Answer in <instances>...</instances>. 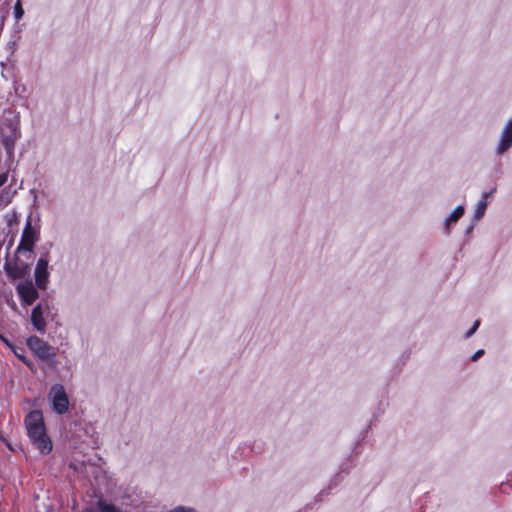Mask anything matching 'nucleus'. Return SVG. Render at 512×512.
Segmentation results:
<instances>
[{
	"label": "nucleus",
	"mask_w": 512,
	"mask_h": 512,
	"mask_svg": "<svg viewBox=\"0 0 512 512\" xmlns=\"http://www.w3.org/2000/svg\"><path fill=\"white\" fill-rule=\"evenodd\" d=\"M25 425L32 444L42 454H48L52 450V443L45 432L42 412L31 411L25 418Z\"/></svg>",
	"instance_id": "nucleus-1"
},
{
	"label": "nucleus",
	"mask_w": 512,
	"mask_h": 512,
	"mask_svg": "<svg viewBox=\"0 0 512 512\" xmlns=\"http://www.w3.org/2000/svg\"><path fill=\"white\" fill-rule=\"evenodd\" d=\"M27 346L38 359L48 362L51 367H55L56 352L54 347L37 336L29 337Z\"/></svg>",
	"instance_id": "nucleus-2"
},
{
	"label": "nucleus",
	"mask_w": 512,
	"mask_h": 512,
	"mask_svg": "<svg viewBox=\"0 0 512 512\" xmlns=\"http://www.w3.org/2000/svg\"><path fill=\"white\" fill-rule=\"evenodd\" d=\"M49 395L56 413L64 414L68 411L69 400L63 385L54 384L50 389Z\"/></svg>",
	"instance_id": "nucleus-3"
},
{
	"label": "nucleus",
	"mask_w": 512,
	"mask_h": 512,
	"mask_svg": "<svg viewBox=\"0 0 512 512\" xmlns=\"http://www.w3.org/2000/svg\"><path fill=\"white\" fill-rule=\"evenodd\" d=\"M38 240V233L32 227L31 218L29 217L27 223L24 227L20 244L17 247V252L20 251H29L31 252L34 248L35 242Z\"/></svg>",
	"instance_id": "nucleus-4"
},
{
	"label": "nucleus",
	"mask_w": 512,
	"mask_h": 512,
	"mask_svg": "<svg viewBox=\"0 0 512 512\" xmlns=\"http://www.w3.org/2000/svg\"><path fill=\"white\" fill-rule=\"evenodd\" d=\"M16 291L24 305H32L39 297V294L31 280L19 283L16 287Z\"/></svg>",
	"instance_id": "nucleus-5"
},
{
	"label": "nucleus",
	"mask_w": 512,
	"mask_h": 512,
	"mask_svg": "<svg viewBox=\"0 0 512 512\" xmlns=\"http://www.w3.org/2000/svg\"><path fill=\"white\" fill-rule=\"evenodd\" d=\"M48 260L40 258L35 268V282L39 289H46L48 283Z\"/></svg>",
	"instance_id": "nucleus-6"
},
{
	"label": "nucleus",
	"mask_w": 512,
	"mask_h": 512,
	"mask_svg": "<svg viewBox=\"0 0 512 512\" xmlns=\"http://www.w3.org/2000/svg\"><path fill=\"white\" fill-rule=\"evenodd\" d=\"M511 146H512V119H510L506 123V125L502 131L501 139H500L499 145L497 147V153L502 154L505 151H507Z\"/></svg>",
	"instance_id": "nucleus-7"
},
{
	"label": "nucleus",
	"mask_w": 512,
	"mask_h": 512,
	"mask_svg": "<svg viewBox=\"0 0 512 512\" xmlns=\"http://www.w3.org/2000/svg\"><path fill=\"white\" fill-rule=\"evenodd\" d=\"M4 268L9 277L12 279H18L23 278L26 275L28 266L25 263H6Z\"/></svg>",
	"instance_id": "nucleus-8"
},
{
	"label": "nucleus",
	"mask_w": 512,
	"mask_h": 512,
	"mask_svg": "<svg viewBox=\"0 0 512 512\" xmlns=\"http://www.w3.org/2000/svg\"><path fill=\"white\" fill-rule=\"evenodd\" d=\"M31 322L35 329L40 332H44L46 328V321L43 317L42 305L38 304L35 306L31 313Z\"/></svg>",
	"instance_id": "nucleus-9"
},
{
	"label": "nucleus",
	"mask_w": 512,
	"mask_h": 512,
	"mask_svg": "<svg viewBox=\"0 0 512 512\" xmlns=\"http://www.w3.org/2000/svg\"><path fill=\"white\" fill-rule=\"evenodd\" d=\"M464 207L458 206L455 210L450 214V216L446 219V226L448 227L450 223L457 222L458 219L463 215Z\"/></svg>",
	"instance_id": "nucleus-10"
},
{
	"label": "nucleus",
	"mask_w": 512,
	"mask_h": 512,
	"mask_svg": "<svg viewBox=\"0 0 512 512\" xmlns=\"http://www.w3.org/2000/svg\"><path fill=\"white\" fill-rule=\"evenodd\" d=\"M487 202L486 200H480L478 204L476 205L475 211H474V217L476 220H480L486 210Z\"/></svg>",
	"instance_id": "nucleus-11"
},
{
	"label": "nucleus",
	"mask_w": 512,
	"mask_h": 512,
	"mask_svg": "<svg viewBox=\"0 0 512 512\" xmlns=\"http://www.w3.org/2000/svg\"><path fill=\"white\" fill-rule=\"evenodd\" d=\"M23 13L24 12L21 7V3H20V1H17V3L15 4V7H14L15 18L20 19L22 17Z\"/></svg>",
	"instance_id": "nucleus-12"
},
{
	"label": "nucleus",
	"mask_w": 512,
	"mask_h": 512,
	"mask_svg": "<svg viewBox=\"0 0 512 512\" xmlns=\"http://www.w3.org/2000/svg\"><path fill=\"white\" fill-rule=\"evenodd\" d=\"M15 355L30 369H33L32 363L29 359H27L22 353H18L17 351H14Z\"/></svg>",
	"instance_id": "nucleus-13"
},
{
	"label": "nucleus",
	"mask_w": 512,
	"mask_h": 512,
	"mask_svg": "<svg viewBox=\"0 0 512 512\" xmlns=\"http://www.w3.org/2000/svg\"><path fill=\"white\" fill-rule=\"evenodd\" d=\"M479 325H480V321L476 320L474 325L472 326V328H470V330L467 331L465 337L466 338L471 337L476 332V330L478 329Z\"/></svg>",
	"instance_id": "nucleus-14"
},
{
	"label": "nucleus",
	"mask_w": 512,
	"mask_h": 512,
	"mask_svg": "<svg viewBox=\"0 0 512 512\" xmlns=\"http://www.w3.org/2000/svg\"><path fill=\"white\" fill-rule=\"evenodd\" d=\"M484 354V350L480 349L474 353V355L471 357V361L478 360L482 355Z\"/></svg>",
	"instance_id": "nucleus-15"
},
{
	"label": "nucleus",
	"mask_w": 512,
	"mask_h": 512,
	"mask_svg": "<svg viewBox=\"0 0 512 512\" xmlns=\"http://www.w3.org/2000/svg\"><path fill=\"white\" fill-rule=\"evenodd\" d=\"M4 145H5V148L8 152H10V150L12 149V146L13 144L9 141V139H5L3 141Z\"/></svg>",
	"instance_id": "nucleus-16"
},
{
	"label": "nucleus",
	"mask_w": 512,
	"mask_h": 512,
	"mask_svg": "<svg viewBox=\"0 0 512 512\" xmlns=\"http://www.w3.org/2000/svg\"><path fill=\"white\" fill-rule=\"evenodd\" d=\"M7 178H8L7 174H5V173L0 175V187L6 183Z\"/></svg>",
	"instance_id": "nucleus-17"
},
{
	"label": "nucleus",
	"mask_w": 512,
	"mask_h": 512,
	"mask_svg": "<svg viewBox=\"0 0 512 512\" xmlns=\"http://www.w3.org/2000/svg\"><path fill=\"white\" fill-rule=\"evenodd\" d=\"M495 192V189H492L490 192H485L482 194V200H486L489 196H491Z\"/></svg>",
	"instance_id": "nucleus-18"
}]
</instances>
